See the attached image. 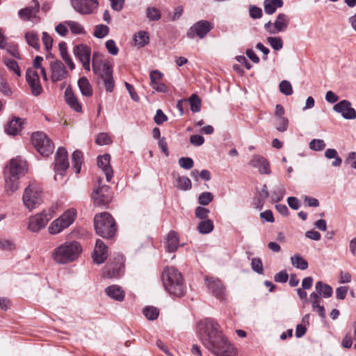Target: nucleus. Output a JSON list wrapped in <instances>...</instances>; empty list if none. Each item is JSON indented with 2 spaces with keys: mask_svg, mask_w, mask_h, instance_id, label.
I'll return each mask as SVG.
<instances>
[{
  "mask_svg": "<svg viewBox=\"0 0 356 356\" xmlns=\"http://www.w3.org/2000/svg\"><path fill=\"white\" fill-rule=\"evenodd\" d=\"M197 334L202 344L216 356H234L236 348L213 319L205 318L197 324Z\"/></svg>",
  "mask_w": 356,
  "mask_h": 356,
  "instance_id": "1",
  "label": "nucleus"
},
{
  "mask_svg": "<svg viewBox=\"0 0 356 356\" xmlns=\"http://www.w3.org/2000/svg\"><path fill=\"white\" fill-rule=\"evenodd\" d=\"M188 101V102L190 104L191 110L193 113H197V112H199L200 111V108H201V99L198 97V95H197L195 94L192 95L189 97Z\"/></svg>",
  "mask_w": 356,
  "mask_h": 356,
  "instance_id": "42",
  "label": "nucleus"
},
{
  "mask_svg": "<svg viewBox=\"0 0 356 356\" xmlns=\"http://www.w3.org/2000/svg\"><path fill=\"white\" fill-rule=\"evenodd\" d=\"M195 216L197 218L202 220H206L208 218V215L209 213V210L207 208L202 207H197L195 209Z\"/></svg>",
  "mask_w": 356,
  "mask_h": 356,
  "instance_id": "61",
  "label": "nucleus"
},
{
  "mask_svg": "<svg viewBox=\"0 0 356 356\" xmlns=\"http://www.w3.org/2000/svg\"><path fill=\"white\" fill-rule=\"evenodd\" d=\"M276 129L280 132H284L287 130L289 120L285 117L276 119Z\"/></svg>",
  "mask_w": 356,
  "mask_h": 356,
  "instance_id": "54",
  "label": "nucleus"
},
{
  "mask_svg": "<svg viewBox=\"0 0 356 356\" xmlns=\"http://www.w3.org/2000/svg\"><path fill=\"white\" fill-rule=\"evenodd\" d=\"M289 17L284 13H279L274 22H268L264 25L265 31L270 35L284 32L289 24Z\"/></svg>",
  "mask_w": 356,
  "mask_h": 356,
  "instance_id": "9",
  "label": "nucleus"
},
{
  "mask_svg": "<svg viewBox=\"0 0 356 356\" xmlns=\"http://www.w3.org/2000/svg\"><path fill=\"white\" fill-rule=\"evenodd\" d=\"M213 200V195L211 192H203L198 197V202L201 205H208Z\"/></svg>",
  "mask_w": 356,
  "mask_h": 356,
  "instance_id": "49",
  "label": "nucleus"
},
{
  "mask_svg": "<svg viewBox=\"0 0 356 356\" xmlns=\"http://www.w3.org/2000/svg\"><path fill=\"white\" fill-rule=\"evenodd\" d=\"M31 89L33 95L38 96L42 92V88L40 84V80L34 81L30 83H28Z\"/></svg>",
  "mask_w": 356,
  "mask_h": 356,
  "instance_id": "53",
  "label": "nucleus"
},
{
  "mask_svg": "<svg viewBox=\"0 0 356 356\" xmlns=\"http://www.w3.org/2000/svg\"><path fill=\"white\" fill-rule=\"evenodd\" d=\"M34 6H29L19 10V17L24 20L32 19L36 17L38 13L39 3L35 0L33 1Z\"/></svg>",
  "mask_w": 356,
  "mask_h": 356,
  "instance_id": "26",
  "label": "nucleus"
},
{
  "mask_svg": "<svg viewBox=\"0 0 356 356\" xmlns=\"http://www.w3.org/2000/svg\"><path fill=\"white\" fill-rule=\"evenodd\" d=\"M105 293L111 298L118 302H122L124 299L125 296V292L123 289L116 284L111 285L106 287L105 289Z\"/></svg>",
  "mask_w": 356,
  "mask_h": 356,
  "instance_id": "23",
  "label": "nucleus"
},
{
  "mask_svg": "<svg viewBox=\"0 0 356 356\" xmlns=\"http://www.w3.org/2000/svg\"><path fill=\"white\" fill-rule=\"evenodd\" d=\"M42 40L45 50L49 51L52 48L53 38L47 32H43Z\"/></svg>",
  "mask_w": 356,
  "mask_h": 356,
  "instance_id": "57",
  "label": "nucleus"
},
{
  "mask_svg": "<svg viewBox=\"0 0 356 356\" xmlns=\"http://www.w3.org/2000/svg\"><path fill=\"white\" fill-rule=\"evenodd\" d=\"M280 90L284 95L289 96L293 93V88L289 81H282L279 85Z\"/></svg>",
  "mask_w": 356,
  "mask_h": 356,
  "instance_id": "50",
  "label": "nucleus"
},
{
  "mask_svg": "<svg viewBox=\"0 0 356 356\" xmlns=\"http://www.w3.org/2000/svg\"><path fill=\"white\" fill-rule=\"evenodd\" d=\"M105 45L106 49L111 55L115 56L118 54L119 49L113 40H107Z\"/></svg>",
  "mask_w": 356,
  "mask_h": 356,
  "instance_id": "62",
  "label": "nucleus"
},
{
  "mask_svg": "<svg viewBox=\"0 0 356 356\" xmlns=\"http://www.w3.org/2000/svg\"><path fill=\"white\" fill-rule=\"evenodd\" d=\"M97 144L99 145H106L111 143L110 136L107 133H100L95 140Z\"/></svg>",
  "mask_w": 356,
  "mask_h": 356,
  "instance_id": "55",
  "label": "nucleus"
},
{
  "mask_svg": "<svg viewBox=\"0 0 356 356\" xmlns=\"http://www.w3.org/2000/svg\"><path fill=\"white\" fill-rule=\"evenodd\" d=\"M69 167L67 152L65 147H59L55 156V179L59 175L61 177L65 175L66 170Z\"/></svg>",
  "mask_w": 356,
  "mask_h": 356,
  "instance_id": "10",
  "label": "nucleus"
},
{
  "mask_svg": "<svg viewBox=\"0 0 356 356\" xmlns=\"http://www.w3.org/2000/svg\"><path fill=\"white\" fill-rule=\"evenodd\" d=\"M250 17L254 19H261L263 16V12L261 8L254 5H251L249 7Z\"/></svg>",
  "mask_w": 356,
  "mask_h": 356,
  "instance_id": "51",
  "label": "nucleus"
},
{
  "mask_svg": "<svg viewBox=\"0 0 356 356\" xmlns=\"http://www.w3.org/2000/svg\"><path fill=\"white\" fill-rule=\"evenodd\" d=\"M0 92L4 95H12V90L3 75L0 72Z\"/></svg>",
  "mask_w": 356,
  "mask_h": 356,
  "instance_id": "47",
  "label": "nucleus"
},
{
  "mask_svg": "<svg viewBox=\"0 0 356 356\" xmlns=\"http://www.w3.org/2000/svg\"><path fill=\"white\" fill-rule=\"evenodd\" d=\"M65 24L69 26L73 34H84L86 33L83 26L79 22L66 21Z\"/></svg>",
  "mask_w": 356,
  "mask_h": 356,
  "instance_id": "45",
  "label": "nucleus"
},
{
  "mask_svg": "<svg viewBox=\"0 0 356 356\" xmlns=\"http://www.w3.org/2000/svg\"><path fill=\"white\" fill-rule=\"evenodd\" d=\"M149 36L147 32L140 31L134 38L135 45L143 47L149 43Z\"/></svg>",
  "mask_w": 356,
  "mask_h": 356,
  "instance_id": "36",
  "label": "nucleus"
},
{
  "mask_svg": "<svg viewBox=\"0 0 356 356\" xmlns=\"http://www.w3.org/2000/svg\"><path fill=\"white\" fill-rule=\"evenodd\" d=\"M251 266L252 270L258 274L264 273L263 264L259 258H253L252 259Z\"/></svg>",
  "mask_w": 356,
  "mask_h": 356,
  "instance_id": "56",
  "label": "nucleus"
},
{
  "mask_svg": "<svg viewBox=\"0 0 356 356\" xmlns=\"http://www.w3.org/2000/svg\"><path fill=\"white\" fill-rule=\"evenodd\" d=\"M5 64L7 67L10 70L13 71L16 75L18 76L21 75L20 69L17 61L15 60L8 59L5 60Z\"/></svg>",
  "mask_w": 356,
  "mask_h": 356,
  "instance_id": "52",
  "label": "nucleus"
},
{
  "mask_svg": "<svg viewBox=\"0 0 356 356\" xmlns=\"http://www.w3.org/2000/svg\"><path fill=\"white\" fill-rule=\"evenodd\" d=\"M74 56L79 59L83 67L90 70V48L85 44H79L74 47L73 50Z\"/></svg>",
  "mask_w": 356,
  "mask_h": 356,
  "instance_id": "17",
  "label": "nucleus"
},
{
  "mask_svg": "<svg viewBox=\"0 0 356 356\" xmlns=\"http://www.w3.org/2000/svg\"><path fill=\"white\" fill-rule=\"evenodd\" d=\"M346 163L349 164L351 168L356 170V152H350L346 159Z\"/></svg>",
  "mask_w": 356,
  "mask_h": 356,
  "instance_id": "64",
  "label": "nucleus"
},
{
  "mask_svg": "<svg viewBox=\"0 0 356 356\" xmlns=\"http://www.w3.org/2000/svg\"><path fill=\"white\" fill-rule=\"evenodd\" d=\"M102 79L104 81L106 91L112 92L114 88V80L113 78V74Z\"/></svg>",
  "mask_w": 356,
  "mask_h": 356,
  "instance_id": "63",
  "label": "nucleus"
},
{
  "mask_svg": "<svg viewBox=\"0 0 356 356\" xmlns=\"http://www.w3.org/2000/svg\"><path fill=\"white\" fill-rule=\"evenodd\" d=\"M213 28V24L207 20H200L195 23L187 32V37L193 38L195 35L204 38Z\"/></svg>",
  "mask_w": 356,
  "mask_h": 356,
  "instance_id": "12",
  "label": "nucleus"
},
{
  "mask_svg": "<svg viewBox=\"0 0 356 356\" xmlns=\"http://www.w3.org/2000/svg\"><path fill=\"white\" fill-rule=\"evenodd\" d=\"M24 123V120L20 118H14L7 124L5 131L8 135L15 136L21 131Z\"/></svg>",
  "mask_w": 356,
  "mask_h": 356,
  "instance_id": "24",
  "label": "nucleus"
},
{
  "mask_svg": "<svg viewBox=\"0 0 356 356\" xmlns=\"http://www.w3.org/2000/svg\"><path fill=\"white\" fill-rule=\"evenodd\" d=\"M315 289L321 297L325 298L331 297L333 293L332 288L321 281H318L316 283Z\"/></svg>",
  "mask_w": 356,
  "mask_h": 356,
  "instance_id": "30",
  "label": "nucleus"
},
{
  "mask_svg": "<svg viewBox=\"0 0 356 356\" xmlns=\"http://www.w3.org/2000/svg\"><path fill=\"white\" fill-rule=\"evenodd\" d=\"M286 190L284 186H280L273 189L271 194V200L273 202L281 201L285 195Z\"/></svg>",
  "mask_w": 356,
  "mask_h": 356,
  "instance_id": "40",
  "label": "nucleus"
},
{
  "mask_svg": "<svg viewBox=\"0 0 356 356\" xmlns=\"http://www.w3.org/2000/svg\"><path fill=\"white\" fill-rule=\"evenodd\" d=\"M109 28L104 24H99L95 26L93 35L97 38H103L108 34Z\"/></svg>",
  "mask_w": 356,
  "mask_h": 356,
  "instance_id": "44",
  "label": "nucleus"
},
{
  "mask_svg": "<svg viewBox=\"0 0 356 356\" xmlns=\"http://www.w3.org/2000/svg\"><path fill=\"white\" fill-rule=\"evenodd\" d=\"M94 225L97 234L104 238H111L117 230L113 218L107 212L96 215Z\"/></svg>",
  "mask_w": 356,
  "mask_h": 356,
  "instance_id": "5",
  "label": "nucleus"
},
{
  "mask_svg": "<svg viewBox=\"0 0 356 356\" xmlns=\"http://www.w3.org/2000/svg\"><path fill=\"white\" fill-rule=\"evenodd\" d=\"M107 256L108 254L106 245L102 240H97L92 254L94 261L98 264H102L107 258Z\"/></svg>",
  "mask_w": 356,
  "mask_h": 356,
  "instance_id": "21",
  "label": "nucleus"
},
{
  "mask_svg": "<svg viewBox=\"0 0 356 356\" xmlns=\"http://www.w3.org/2000/svg\"><path fill=\"white\" fill-rule=\"evenodd\" d=\"M179 246L178 234L175 231H170L167 236L166 250L169 252H175Z\"/></svg>",
  "mask_w": 356,
  "mask_h": 356,
  "instance_id": "27",
  "label": "nucleus"
},
{
  "mask_svg": "<svg viewBox=\"0 0 356 356\" xmlns=\"http://www.w3.org/2000/svg\"><path fill=\"white\" fill-rule=\"evenodd\" d=\"M250 165L259 170L261 174L269 175L270 173L269 163L262 156L254 154L252 156Z\"/></svg>",
  "mask_w": 356,
  "mask_h": 356,
  "instance_id": "19",
  "label": "nucleus"
},
{
  "mask_svg": "<svg viewBox=\"0 0 356 356\" xmlns=\"http://www.w3.org/2000/svg\"><path fill=\"white\" fill-rule=\"evenodd\" d=\"M146 17L150 21H158L161 17V11L154 6H148L145 11Z\"/></svg>",
  "mask_w": 356,
  "mask_h": 356,
  "instance_id": "39",
  "label": "nucleus"
},
{
  "mask_svg": "<svg viewBox=\"0 0 356 356\" xmlns=\"http://www.w3.org/2000/svg\"><path fill=\"white\" fill-rule=\"evenodd\" d=\"M177 182V188L181 191H188L190 190L192 187V184L190 179L186 177L178 176Z\"/></svg>",
  "mask_w": 356,
  "mask_h": 356,
  "instance_id": "41",
  "label": "nucleus"
},
{
  "mask_svg": "<svg viewBox=\"0 0 356 356\" xmlns=\"http://www.w3.org/2000/svg\"><path fill=\"white\" fill-rule=\"evenodd\" d=\"M76 217V211L71 208L65 211L58 218L54 220L48 229L51 234H56L70 227Z\"/></svg>",
  "mask_w": 356,
  "mask_h": 356,
  "instance_id": "6",
  "label": "nucleus"
},
{
  "mask_svg": "<svg viewBox=\"0 0 356 356\" xmlns=\"http://www.w3.org/2000/svg\"><path fill=\"white\" fill-rule=\"evenodd\" d=\"M325 156L328 159H334V161L332 163L334 167H339L342 163V159L338 156L337 151L335 149H327L325 152Z\"/></svg>",
  "mask_w": 356,
  "mask_h": 356,
  "instance_id": "35",
  "label": "nucleus"
},
{
  "mask_svg": "<svg viewBox=\"0 0 356 356\" xmlns=\"http://www.w3.org/2000/svg\"><path fill=\"white\" fill-rule=\"evenodd\" d=\"M154 120L156 124L161 125L168 120V117L161 109H158L156 112Z\"/></svg>",
  "mask_w": 356,
  "mask_h": 356,
  "instance_id": "60",
  "label": "nucleus"
},
{
  "mask_svg": "<svg viewBox=\"0 0 356 356\" xmlns=\"http://www.w3.org/2000/svg\"><path fill=\"white\" fill-rule=\"evenodd\" d=\"M78 86L81 94L86 97H90L92 95V89L88 79L85 76L81 77L78 81Z\"/></svg>",
  "mask_w": 356,
  "mask_h": 356,
  "instance_id": "31",
  "label": "nucleus"
},
{
  "mask_svg": "<svg viewBox=\"0 0 356 356\" xmlns=\"http://www.w3.org/2000/svg\"><path fill=\"white\" fill-rule=\"evenodd\" d=\"M284 5L283 0H264V8L267 15H273L276 10Z\"/></svg>",
  "mask_w": 356,
  "mask_h": 356,
  "instance_id": "28",
  "label": "nucleus"
},
{
  "mask_svg": "<svg viewBox=\"0 0 356 356\" xmlns=\"http://www.w3.org/2000/svg\"><path fill=\"white\" fill-rule=\"evenodd\" d=\"M95 54L92 58V70L95 74L99 75L102 78L109 76L113 74L111 66L106 62H97L95 59Z\"/></svg>",
  "mask_w": 356,
  "mask_h": 356,
  "instance_id": "22",
  "label": "nucleus"
},
{
  "mask_svg": "<svg viewBox=\"0 0 356 356\" xmlns=\"http://www.w3.org/2000/svg\"><path fill=\"white\" fill-rule=\"evenodd\" d=\"M178 163L182 168L186 170H189L193 166V161L190 157H181Z\"/></svg>",
  "mask_w": 356,
  "mask_h": 356,
  "instance_id": "58",
  "label": "nucleus"
},
{
  "mask_svg": "<svg viewBox=\"0 0 356 356\" xmlns=\"http://www.w3.org/2000/svg\"><path fill=\"white\" fill-rule=\"evenodd\" d=\"M162 282L165 291L172 296L180 298L186 291L181 273L175 267H166L162 273Z\"/></svg>",
  "mask_w": 356,
  "mask_h": 356,
  "instance_id": "3",
  "label": "nucleus"
},
{
  "mask_svg": "<svg viewBox=\"0 0 356 356\" xmlns=\"http://www.w3.org/2000/svg\"><path fill=\"white\" fill-rule=\"evenodd\" d=\"M83 161V154L79 150H76L72 154V165L75 169L76 173H79L81 171V164Z\"/></svg>",
  "mask_w": 356,
  "mask_h": 356,
  "instance_id": "38",
  "label": "nucleus"
},
{
  "mask_svg": "<svg viewBox=\"0 0 356 356\" xmlns=\"http://www.w3.org/2000/svg\"><path fill=\"white\" fill-rule=\"evenodd\" d=\"M81 251L78 242H65L54 250L52 258L57 264H65L76 259Z\"/></svg>",
  "mask_w": 356,
  "mask_h": 356,
  "instance_id": "4",
  "label": "nucleus"
},
{
  "mask_svg": "<svg viewBox=\"0 0 356 356\" xmlns=\"http://www.w3.org/2000/svg\"><path fill=\"white\" fill-rule=\"evenodd\" d=\"M51 79L52 82H58L65 79L67 76V71L60 60L52 61L50 64Z\"/></svg>",
  "mask_w": 356,
  "mask_h": 356,
  "instance_id": "18",
  "label": "nucleus"
},
{
  "mask_svg": "<svg viewBox=\"0 0 356 356\" xmlns=\"http://www.w3.org/2000/svg\"><path fill=\"white\" fill-rule=\"evenodd\" d=\"M124 268V259L121 254L117 255L114 261L107 264L103 270L105 278H118L121 276Z\"/></svg>",
  "mask_w": 356,
  "mask_h": 356,
  "instance_id": "11",
  "label": "nucleus"
},
{
  "mask_svg": "<svg viewBox=\"0 0 356 356\" xmlns=\"http://www.w3.org/2000/svg\"><path fill=\"white\" fill-rule=\"evenodd\" d=\"M333 110L341 115L346 120H353L356 118V111L352 108L351 103L348 100H342L333 106Z\"/></svg>",
  "mask_w": 356,
  "mask_h": 356,
  "instance_id": "16",
  "label": "nucleus"
},
{
  "mask_svg": "<svg viewBox=\"0 0 356 356\" xmlns=\"http://www.w3.org/2000/svg\"><path fill=\"white\" fill-rule=\"evenodd\" d=\"M74 9L81 15H88L97 7V0H71Z\"/></svg>",
  "mask_w": 356,
  "mask_h": 356,
  "instance_id": "15",
  "label": "nucleus"
},
{
  "mask_svg": "<svg viewBox=\"0 0 356 356\" xmlns=\"http://www.w3.org/2000/svg\"><path fill=\"white\" fill-rule=\"evenodd\" d=\"M32 143L37 151L42 156L52 154L54 145L52 141L43 132H35L31 136Z\"/></svg>",
  "mask_w": 356,
  "mask_h": 356,
  "instance_id": "7",
  "label": "nucleus"
},
{
  "mask_svg": "<svg viewBox=\"0 0 356 356\" xmlns=\"http://www.w3.org/2000/svg\"><path fill=\"white\" fill-rule=\"evenodd\" d=\"M213 223L211 220L206 219L202 220L198 225V231L202 234L211 232L213 229Z\"/></svg>",
  "mask_w": 356,
  "mask_h": 356,
  "instance_id": "37",
  "label": "nucleus"
},
{
  "mask_svg": "<svg viewBox=\"0 0 356 356\" xmlns=\"http://www.w3.org/2000/svg\"><path fill=\"white\" fill-rule=\"evenodd\" d=\"M159 312L157 308L149 306L143 309V314L149 321H153L157 318Z\"/></svg>",
  "mask_w": 356,
  "mask_h": 356,
  "instance_id": "46",
  "label": "nucleus"
},
{
  "mask_svg": "<svg viewBox=\"0 0 356 356\" xmlns=\"http://www.w3.org/2000/svg\"><path fill=\"white\" fill-rule=\"evenodd\" d=\"M204 280L209 290L213 296L220 300H222L225 298V287L219 279L213 277H206Z\"/></svg>",
  "mask_w": 356,
  "mask_h": 356,
  "instance_id": "14",
  "label": "nucleus"
},
{
  "mask_svg": "<svg viewBox=\"0 0 356 356\" xmlns=\"http://www.w3.org/2000/svg\"><path fill=\"white\" fill-rule=\"evenodd\" d=\"M27 170L26 161L20 156H17L10 161L9 165L4 170L5 188L7 193L12 194L18 188L19 179L24 175Z\"/></svg>",
  "mask_w": 356,
  "mask_h": 356,
  "instance_id": "2",
  "label": "nucleus"
},
{
  "mask_svg": "<svg viewBox=\"0 0 356 356\" xmlns=\"http://www.w3.org/2000/svg\"><path fill=\"white\" fill-rule=\"evenodd\" d=\"M60 53L63 60L65 62V63L68 65L71 70H74L75 67L74 63H73L72 58L67 53L66 44L65 42L60 43L59 44Z\"/></svg>",
  "mask_w": 356,
  "mask_h": 356,
  "instance_id": "34",
  "label": "nucleus"
},
{
  "mask_svg": "<svg viewBox=\"0 0 356 356\" xmlns=\"http://www.w3.org/2000/svg\"><path fill=\"white\" fill-rule=\"evenodd\" d=\"M22 200L24 206L31 211L42 203V191L35 185L30 184L26 188Z\"/></svg>",
  "mask_w": 356,
  "mask_h": 356,
  "instance_id": "8",
  "label": "nucleus"
},
{
  "mask_svg": "<svg viewBox=\"0 0 356 356\" xmlns=\"http://www.w3.org/2000/svg\"><path fill=\"white\" fill-rule=\"evenodd\" d=\"M26 79L27 83L40 80L38 72L33 68H29L26 72Z\"/></svg>",
  "mask_w": 356,
  "mask_h": 356,
  "instance_id": "59",
  "label": "nucleus"
},
{
  "mask_svg": "<svg viewBox=\"0 0 356 356\" xmlns=\"http://www.w3.org/2000/svg\"><path fill=\"white\" fill-rule=\"evenodd\" d=\"M326 145L322 139H313L309 142V147L313 151H322Z\"/></svg>",
  "mask_w": 356,
  "mask_h": 356,
  "instance_id": "48",
  "label": "nucleus"
},
{
  "mask_svg": "<svg viewBox=\"0 0 356 356\" xmlns=\"http://www.w3.org/2000/svg\"><path fill=\"white\" fill-rule=\"evenodd\" d=\"M291 262L294 268L302 270H306L308 268L307 261L299 254L292 256L291 257Z\"/></svg>",
  "mask_w": 356,
  "mask_h": 356,
  "instance_id": "32",
  "label": "nucleus"
},
{
  "mask_svg": "<svg viewBox=\"0 0 356 356\" xmlns=\"http://www.w3.org/2000/svg\"><path fill=\"white\" fill-rule=\"evenodd\" d=\"M65 98L68 106L76 112H81L82 107L77 98L74 96L70 87L66 88Z\"/></svg>",
  "mask_w": 356,
  "mask_h": 356,
  "instance_id": "25",
  "label": "nucleus"
},
{
  "mask_svg": "<svg viewBox=\"0 0 356 356\" xmlns=\"http://www.w3.org/2000/svg\"><path fill=\"white\" fill-rule=\"evenodd\" d=\"M266 41L275 51H280L283 47V40L280 37L269 36Z\"/></svg>",
  "mask_w": 356,
  "mask_h": 356,
  "instance_id": "43",
  "label": "nucleus"
},
{
  "mask_svg": "<svg viewBox=\"0 0 356 356\" xmlns=\"http://www.w3.org/2000/svg\"><path fill=\"white\" fill-rule=\"evenodd\" d=\"M25 39L28 44L36 50L40 49V40L37 33L33 31L26 33Z\"/></svg>",
  "mask_w": 356,
  "mask_h": 356,
  "instance_id": "33",
  "label": "nucleus"
},
{
  "mask_svg": "<svg viewBox=\"0 0 356 356\" xmlns=\"http://www.w3.org/2000/svg\"><path fill=\"white\" fill-rule=\"evenodd\" d=\"M92 197L95 205L105 206L110 202L111 195L110 193H101L99 191H93Z\"/></svg>",
  "mask_w": 356,
  "mask_h": 356,
  "instance_id": "29",
  "label": "nucleus"
},
{
  "mask_svg": "<svg viewBox=\"0 0 356 356\" xmlns=\"http://www.w3.org/2000/svg\"><path fill=\"white\" fill-rule=\"evenodd\" d=\"M51 218V215L43 211L30 217L28 229L33 232H38L43 229Z\"/></svg>",
  "mask_w": 356,
  "mask_h": 356,
  "instance_id": "13",
  "label": "nucleus"
},
{
  "mask_svg": "<svg viewBox=\"0 0 356 356\" xmlns=\"http://www.w3.org/2000/svg\"><path fill=\"white\" fill-rule=\"evenodd\" d=\"M111 156L108 154H105L102 156H99L97 158V165L102 170L105 174L106 181L109 182L113 176V171L110 165Z\"/></svg>",
  "mask_w": 356,
  "mask_h": 356,
  "instance_id": "20",
  "label": "nucleus"
}]
</instances>
